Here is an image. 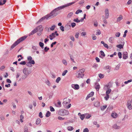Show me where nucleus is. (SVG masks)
I'll return each instance as SVG.
<instances>
[{"mask_svg": "<svg viewBox=\"0 0 132 132\" xmlns=\"http://www.w3.org/2000/svg\"><path fill=\"white\" fill-rule=\"evenodd\" d=\"M105 18L106 19H108L109 16V10L108 9H105Z\"/></svg>", "mask_w": 132, "mask_h": 132, "instance_id": "obj_9", "label": "nucleus"}, {"mask_svg": "<svg viewBox=\"0 0 132 132\" xmlns=\"http://www.w3.org/2000/svg\"><path fill=\"white\" fill-rule=\"evenodd\" d=\"M68 72V71L67 70H64L63 72L62 75V76H65L66 74Z\"/></svg>", "mask_w": 132, "mask_h": 132, "instance_id": "obj_39", "label": "nucleus"}, {"mask_svg": "<svg viewBox=\"0 0 132 132\" xmlns=\"http://www.w3.org/2000/svg\"><path fill=\"white\" fill-rule=\"evenodd\" d=\"M111 87V86L110 85L109 83L104 86V90H106L107 89H109Z\"/></svg>", "mask_w": 132, "mask_h": 132, "instance_id": "obj_17", "label": "nucleus"}, {"mask_svg": "<svg viewBox=\"0 0 132 132\" xmlns=\"http://www.w3.org/2000/svg\"><path fill=\"white\" fill-rule=\"evenodd\" d=\"M58 119H59V120H63L64 119V118H62V117H60V116H59L58 117Z\"/></svg>", "mask_w": 132, "mask_h": 132, "instance_id": "obj_54", "label": "nucleus"}, {"mask_svg": "<svg viewBox=\"0 0 132 132\" xmlns=\"http://www.w3.org/2000/svg\"><path fill=\"white\" fill-rule=\"evenodd\" d=\"M70 39L72 40L73 41H74L75 38L73 36H71L70 37Z\"/></svg>", "mask_w": 132, "mask_h": 132, "instance_id": "obj_64", "label": "nucleus"}, {"mask_svg": "<svg viewBox=\"0 0 132 132\" xmlns=\"http://www.w3.org/2000/svg\"><path fill=\"white\" fill-rule=\"evenodd\" d=\"M73 13L72 12H70L69 13L67 16V17L68 18H70L72 16V15H73Z\"/></svg>", "mask_w": 132, "mask_h": 132, "instance_id": "obj_26", "label": "nucleus"}, {"mask_svg": "<svg viewBox=\"0 0 132 132\" xmlns=\"http://www.w3.org/2000/svg\"><path fill=\"white\" fill-rule=\"evenodd\" d=\"M94 94V92H91L89 94H88L86 98V100H87L89 97L92 96Z\"/></svg>", "mask_w": 132, "mask_h": 132, "instance_id": "obj_13", "label": "nucleus"}, {"mask_svg": "<svg viewBox=\"0 0 132 132\" xmlns=\"http://www.w3.org/2000/svg\"><path fill=\"white\" fill-rule=\"evenodd\" d=\"M39 116L40 118H42L43 117V116L42 115V113L41 112H40L39 113Z\"/></svg>", "mask_w": 132, "mask_h": 132, "instance_id": "obj_56", "label": "nucleus"}, {"mask_svg": "<svg viewBox=\"0 0 132 132\" xmlns=\"http://www.w3.org/2000/svg\"><path fill=\"white\" fill-rule=\"evenodd\" d=\"M109 98V95H106V96L104 97L105 99L106 100H108Z\"/></svg>", "mask_w": 132, "mask_h": 132, "instance_id": "obj_53", "label": "nucleus"}, {"mask_svg": "<svg viewBox=\"0 0 132 132\" xmlns=\"http://www.w3.org/2000/svg\"><path fill=\"white\" fill-rule=\"evenodd\" d=\"M128 57V55L127 52H125L123 54V59H125Z\"/></svg>", "mask_w": 132, "mask_h": 132, "instance_id": "obj_18", "label": "nucleus"}, {"mask_svg": "<svg viewBox=\"0 0 132 132\" xmlns=\"http://www.w3.org/2000/svg\"><path fill=\"white\" fill-rule=\"evenodd\" d=\"M27 36H24L21 37L16 41L11 46V49H12L20 42L24 40Z\"/></svg>", "mask_w": 132, "mask_h": 132, "instance_id": "obj_3", "label": "nucleus"}, {"mask_svg": "<svg viewBox=\"0 0 132 132\" xmlns=\"http://www.w3.org/2000/svg\"><path fill=\"white\" fill-rule=\"evenodd\" d=\"M100 102L98 101L95 102L94 104V105L95 107H97L100 106Z\"/></svg>", "mask_w": 132, "mask_h": 132, "instance_id": "obj_22", "label": "nucleus"}, {"mask_svg": "<svg viewBox=\"0 0 132 132\" xmlns=\"http://www.w3.org/2000/svg\"><path fill=\"white\" fill-rule=\"evenodd\" d=\"M86 35V33L85 32H83L81 33V36H85Z\"/></svg>", "mask_w": 132, "mask_h": 132, "instance_id": "obj_59", "label": "nucleus"}, {"mask_svg": "<svg viewBox=\"0 0 132 132\" xmlns=\"http://www.w3.org/2000/svg\"><path fill=\"white\" fill-rule=\"evenodd\" d=\"M132 81V79H130V80H128L127 81H125L124 82V83L125 84H128V83L129 82H131Z\"/></svg>", "mask_w": 132, "mask_h": 132, "instance_id": "obj_41", "label": "nucleus"}, {"mask_svg": "<svg viewBox=\"0 0 132 132\" xmlns=\"http://www.w3.org/2000/svg\"><path fill=\"white\" fill-rule=\"evenodd\" d=\"M85 71L84 69H80L76 73V77L78 78H82L84 76V73Z\"/></svg>", "mask_w": 132, "mask_h": 132, "instance_id": "obj_2", "label": "nucleus"}, {"mask_svg": "<svg viewBox=\"0 0 132 132\" xmlns=\"http://www.w3.org/2000/svg\"><path fill=\"white\" fill-rule=\"evenodd\" d=\"M111 116L113 118H116L117 117V115L115 112H113L112 113Z\"/></svg>", "mask_w": 132, "mask_h": 132, "instance_id": "obj_19", "label": "nucleus"}, {"mask_svg": "<svg viewBox=\"0 0 132 132\" xmlns=\"http://www.w3.org/2000/svg\"><path fill=\"white\" fill-rule=\"evenodd\" d=\"M48 14L47 15L43 17L42 18H41L38 21V22H41L44 20L45 19V18L46 19H47L48 18H51V16H49V15H48Z\"/></svg>", "mask_w": 132, "mask_h": 132, "instance_id": "obj_10", "label": "nucleus"}, {"mask_svg": "<svg viewBox=\"0 0 132 132\" xmlns=\"http://www.w3.org/2000/svg\"><path fill=\"white\" fill-rule=\"evenodd\" d=\"M60 29L62 31H64V27L63 26H61L60 27Z\"/></svg>", "mask_w": 132, "mask_h": 132, "instance_id": "obj_52", "label": "nucleus"}, {"mask_svg": "<svg viewBox=\"0 0 132 132\" xmlns=\"http://www.w3.org/2000/svg\"><path fill=\"white\" fill-rule=\"evenodd\" d=\"M115 37H112L109 38V42L112 43H113L114 42V40Z\"/></svg>", "mask_w": 132, "mask_h": 132, "instance_id": "obj_14", "label": "nucleus"}, {"mask_svg": "<svg viewBox=\"0 0 132 132\" xmlns=\"http://www.w3.org/2000/svg\"><path fill=\"white\" fill-rule=\"evenodd\" d=\"M123 19V17L121 15H120L119 16L117 19V22H119Z\"/></svg>", "mask_w": 132, "mask_h": 132, "instance_id": "obj_20", "label": "nucleus"}, {"mask_svg": "<svg viewBox=\"0 0 132 132\" xmlns=\"http://www.w3.org/2000/svg\"><path fill=\"white\" fill-rule=\"evenodd\" d=\"M83 132H89V130L87 128H85L83 130Z\"/></svg>", "mask_w": 132, "mask_h": 132, "instance_id": "obj_51", "label": "nucleus"}, {"mask_svg": "<svg viewBox=\"0 0 132 132\" xmlns=\"http://www.w3.org/2000/svg\"><path fill=\"white\" fill-rule=\"evenodd\" d=\"M46 84L49 86H50V82L49 81L47 80V81L46 82Z\"/></svg>", "mask_w": 132, "mask_h": 132, "instance_id": "obj_63", "label": "nucleus"}, {"mask_svg": "<svg viewBox=\"0 0 132 132\" xmlns=\"http://www.w3.org/2000/svg\"><path fill=\"white\" fill-rule=\"evenodd\" d=\"M95 59L97 62H99L100 61V59L97 57L95 58Z\"/></svg>", "mask_w": 132, "mask_h": 132, "instance_id": "obj_61", "label": "nucleus"}, {"mask_svg": "<svg viewBox=\"0 0 132 132\" xmlns=\"http://www.w3.org/2000/svg\"><path fill=\"white\" fill-rule=\"evenodd\" d=\"M26 65L29 67H31L32 66V65L30 63H29V62L27 63Z\"/></svg>", "mask_w": 132, "mask_h": 132, "instance_id": "obj_31", "label": "nucleus"}, {"mask_svg": "<svg viewBox=\"0 0 132 132\" xmlns=\"http://www.w3.org/2000/svg\"><path fill=\"white\" fill-rule=\"evenodd\" d=\"M111 67L109 65L106 66L104 67V68L105 69L107 70L108 69H110Z\"/></svg>", "mask_w": 132, "mask_h": 132, "instance_id": "obj_37", "label": "nucleus"}, {"mask_svg": "<svg viewBox=\"0 0 132 132\" xmlns=\"http://www.w3.org/2000/svg\"><path fill=\"white\" fill-rule=\"evenodd\" d=\"M132 103L130 101H128L127 103V107H131V104Z\"/></svg>", "mask_w": 132, "mask_h": 132, "instance_id": "obj_21", "label": "nucleus"}, {"mask_svg": "<svg viewBox=\"0 0 132 132\" xmlns=\"http://www.w3.org/2000/svg\"><path fill=\"white\" fill-rule=\"evenodd\" d=\"M70 58L71 60V61H72L73 62L75 63V61L73 58V57H72L71 56H70Z\"/></svg>", "mask_w": 132, "mask_h": 132, "instance_id": "obj_58", "label": "nucleus"}, {"mask_svg": "<svg viewBox=\"0 0 132 132\" xmlns=\"http://www.w3.org/2000/svg\"><path fill=\"white\" fill-rule=\"evenodd\" d=\"M120 34L119 32H117L115 34V36L116 37H119L120 36Z\"/></svg>", "mask_w": 132, "mask_h": 132, "instance_id": "obj_38", "label": "nucleus"}, {"mask_svg": "<svg viewBox=\"0 0 132 132\" xmlns=\"http://www.w3.org/2000/svg\"><path fill=\"white\" fill-rule=\"evenodd\" d=\"M98 76L100 78H102L104 77V75L101 73H100L98 74Z\"/></svg>", "mask_w": 132, "mask_h": 132, "instance_id": "obj_34", "label": "nucleus"}, {"mask_svg": "<svg viewBox=\"0 0 132 132\" xmlns=\"http://www.w3.org/2000/svg\"><path fill=\"white\" fill-rule=\"evenodd\" d=\"M69 113L68 111L63 109L60 110L58 112L59 114L61 116L67 115L69 114Z\"/></svg>", "mask_w": 132, "mask_h": 132, "instance_id": "obj_5", "label": "nucleus"}, {"mask_svg": "<svg viewBox=\"0 0 132 132\" xmlns=\"http://www.w3.org/2000/svg\"><path fill=\"white\" fill-rule=\"evenodd\" d=\"M103 22L105 24H107V22L106 20H105V19H103Z\"/></svg>", "mask_w": 132, "mask_h": 132, "instance_id": "obj_60", "label": "nucleus"}, {"mask_svg": "<svg viewBox=\"0 0 132 132\" xmlns=\"http://www.w3.org/2000/svg\"><path fill=\"white\" fill-rule=\"evenodd\" d=\"M55 27V25H53L50 28V30L52 31H53L54 30Z\"/></svg>", "mask_w": 132, "mask_h": 132, "instance_id": "obj_33", "label": "nucleus"}, {"mask_svg": "<svg viewBox=\"0 0 132 132\" xmlns=\"http://www.w3.org/2000/svg\"><path fill=\"white\" fill-rule=\"evenodd\" d=\"M123 45L124 44L122 45L121 44L118 45H117L116 47H117L121 49L123 48Z\"/></svg>", "mask_w": 132, "mask_h": 132, "instance_id": "obj_24", "label": "nucleus"}, {"mask_svg": "<svg viewBox=\"0 0 132 132\" xmlns=\"http://www.w3.org/2000/svg\"><path fill=\"white\" fill-rule=\"evenodd\" d=\"M27 60L29 61V63H30L31 64H35V62L34 60H32V58L31 56H29L27 57Z\"/></svg>", "mask_w": 132, "mask_h": 132, "instance_id": "obj_8", "label": "nucleus"}, {"mask_svg": "<svg viewBox=\"0 0 132 132\" xmlns=\"http://www.w3.org/2000/svg\"><path fill=\"white\" fill-rule=\"evenodd\" d=\"M55 37V35L54 33H52L51 35H49V38L51 40H52Z\"/></svg>", "mask_w": 132, "mask_h": 132, "instance_id": "obj_16", "label": "nucleus"}, {"mask_svg": "<svg viewBox=\"0 0 132 132\" xmlns=\"http://www.w3.org/2000/svg\"><path fill=\"white\" fill-rule=\"evenodd\" d=\"M56 42H54L52 43V44L51 45V47H53V45H54L56 43Z\"/></svg>", "mask_w": 132, "mask_h": 132, "instance_id": "obj_50", "label": "nucleus"}, {"mask_svg": "<svg viewBox=\"0 0 132 132\" xmlns=\"http://www.w3.org/2000/svg\"><path fill=\"white\" fill-rule=\"evenodd\" d=\"M33 104L34 106L36 107V103L35 101H33Z\"/></svg>", "mask_w": 132, "mask_h": 132, "instance_id": "obj_62", "label": "nucleus"}, {"mask_svg": "<svg viewBox=\"0 0 132 132\" xmlns=\"http://www.w3.org/2000/svg\"><path fill=\"white\" fill-rule=\"evenodd\" d=\"M32 48L34 50H37V47L36 46H33L32 47Z\"/></svg>", "mask_w": 132, "mask_h": 132, "instance_id": "obj_57", "label": "nucleus"}, {"mask_svg": "<svg viewBox=\"0 0 132 132\" xmlns=\"http://www.w3.org/2000/svg\"><path fill=\"white\" fill-rule=\"evenodd\" d=\"M62 63L65 65H66L67 64V63L66 60L64 59H62Z\"/></svg>", "mask_w": 132, "mask_h": 132, "instance_id": "obj_28", "label": "nucleus"}, {"mask_svg": "<svg viewBox=\"0 0 132 132\" xmlns=\"http://www.w3.org/2000/svg\"><path fill=\"white\" fill-rule=\"evenodd\" d=\"M91 117V115L90 114H87L86 115V119H89Z\"/></svg>", "mask_w": 132, "mask_h": 132, "instance_id": "obj_45", "label": "nucleus"}, {"mask_svg": "<svg viewBox=\"0 0 132 132\" xmlns=\"http://www.w3.org/2000/svg\"><path fill=\"white\" fill-rule=\"evenodd\" d=\"M100 53L102 56L103 57H104L105 56V55L104 53V52L102 51H100Z\"/></svg>", "mask_w": 132, "mask_h": 132, "instance_id": "obj_32", "label": "nucleus"}, {"mask_svg": "<svg viewBox=\"0 0 132 132\" xmlns=\"http://www.w3.org/2000/svg\"><path fill=\"white\" fill-rule=\"evenodd\" d=\"M72 87L75 90H77L79 89V87L78 85L77 84H72Z\"/></svg>", "mask_w": 132, "mask_h": 132, "instance_id": "obj_11", "label": "nucleus"}, {"mask_svg": "<svg viewBox=\"0 0 132 132\" xmlns=\"http://www.w3.org/2000/svg\"><path fill=\"white\" fill-rule=\"evenodd\" d=\"M95 88L98 91L100 88V85L98 84H97L95 86Z\"/></svg>", "mask_w": 132, "mask_h": 132, "instance_id": "obj_30", "label": "nucleus"}, {"mask_svg": "<svg viewBox=\"0 0 132 132\" xmlns=\"http://www.w3.org/2000/svg\"><path fill=\"white\" fill-rule=\"evenodd\" d=\"M98 64L96 63H95L94 64L93 67L95 69H96L98 67Z\"/></svg>", "mask_w": 132, "mask_h": 132, "instance_id": "obj_42", "label": "nucleus"}, {"mask_svg": "<svg viewBox=\"0 0 132 132\" xmlns=\"http://www.w3.org/2000/svg\"><path fill=\"white\" fill-rule=\"evenodd\" d=\"M55 106L56 107H60L61 106V102L59 101H58V102L57 104L54 103Z\"/></svg>", "mask_w": 132, "mask_h": 132, "instance_id": "obj_15", "label": "nucleus"}, {"mask_svg": "<svg viewBox=\"0 0 132 132\" xmlns=\"http://www.w3.org/2000/svg\"><path fill=\"white\" fill-rule=\"evenodd\" d=\"M75 3V2H72L67 4L59 6L55 8L52 11L50 14H48V15L50 16H51V18H53L57 14L56 12L60 10L63 9L66 7L69 6Z\"/></svg>", "mask_w": 132, "mask_h": 132, "instance_id": "obj_1", "label": "nucleus"}, {"mask_svg": "<svg viewBox=\"0 0 132 132\" xmlns=\"http://www.w3.org/2000/svg\"><path fill=\"white\" fill-rule=\"evenodd\" d=\"M71 100L69 99H67L65 98L63 99V105L65 106L67 104L69 103L70 102Z\"/></svg>", "mask_w": 132, "mask_h": 132, "instance_id": "obj_7", "label": "nucleus"}, {"mask_svg": "<svg viewBox=\"0 0 132 132\" xmlns=\"http://www.w3.org/2000/svg\"><path fill=\"white\" fill-rule=\"evenodd\" d=\"M19 63L21 65H25L26 64V62L25 61H22L21 62Z\"/></svg>", "mask_w": 132, "mask_h": 132, "instance_id": "obj_49", "label": "nucleus"}, {"mask_svg": "<svg viewBox=\"0 0 132 132\" xmlns=\"http://www.w3.org/2000/svg\"><path fill=\"white\" fill-rule=\"evenodd\" d=\"M76 23L74 22L72 23L71 24V25L73 28L75 27V26H76Z\"/></svg>", "mask_w": 132, "mask_h": 132, "instance_id": "obj_48", "label": "nucleus"}, {"mask_svg": "<svg viewBox=\"0 0 132 132\" xmlns=\"http://www.w3.org/2000/svg\"><path fill=\"white\" fill-rule=\"evenodd\" d=\"M61 80V78L60 77H58L56 80V82L57 83H58Z\"/></svg>", "mask_w": 132, "mask_h": 132, "instance_id": "obj_40", "label": "nucleus"}, {"mask_svg": "<svg viewBox=\"0 0 132 132\" xmlns=\"http://www.w3.org/2000/svg\"><path fill=\"white\" fill-rule=\"evenodd\" d=\"M49 49L48 48H47V47H45L44 50L45 52H47Z\"/></svg>", "mask_w": 132, "mask_h": 132, "instance_id": "obj_55", "label": "nucleus"}, {"mask_svg": "<svg viewBox=\"0 0 132 132\" xmlns=\"http://www.w3.org/2000/svg\"><path fill=\"white\" fill-rule=\"evenodd\" d=\"M112 128L116 129H120V126H118L117 124H115L112 126Z\"/></svg>", "mask_w": 132, "mask_h": 132, "instance_id": "obj_12", "label": "nucleus"}, {"mask_svg": "<svg viewBox=\"0 0 132 132\" xmlns=\"http://www.w3.org/2000/svg\"><path fill=\"white\" fill-rule=\"evenodd\" d=\"M111 91V89H108L106 92V95H109V94L110 93Z\"/></svg>", "mask_w": 132, "mask_h": 132, "instance_id": "obj_25", "label": "nucleus"}, {"mask_svg": "<svg viewBox=\"0 0 132 132\" xmlns=\"http://www.w3.org/2000/svg\"><path fill=\"white\" fill-rule=\"evenodd\" d=\"M51 115V112L49 111H47L46 112L45 116L46 117H49Z\"/></svg>", "mask_w": 132, "mask_h": 132, "instance_id": "obj_27", "label": "nucleus"}, {"mask_svg": "<svg viewBox=\"0 0 132 132\" xmlns=\"http://www.w3.org/2000/svg\"><path fill=\"white\" fill-rule=\"evenodd\" d=\"M43 28L42 27V25H40L37 27L33 30L31 32L30 34L32 35L35 33L37 31H39L40 33L43 30Z\"/></svg>", "mask_w": 132, "mask_h": 132, "instance_id": "obj_4", "label": "nucleus"}, {"mask_svg": "<svg viewBox=\"0 0 132 132\" xmlns=\"http://www.w3.org/2000/svg\"><path fill=\"white\" fill-rule=\"evenodd\" d=\"M85 117L84 114H82L81 115H80V117L82 120H83Z\"/></svg>", "mask_w": 132, "mask_h": 132, "instance_id": "obj_44", "label": "nucleus"}, {"mask_svg": "<svg viewBox=\"0 0 132 132\" xmlns=\"http://www.w3.org/2000/svg\"><path fill=\"white\" fill-rule=\"evenodd\" d=\"M40 119L39 118H38L37 119L36 123L37 125H38L40 123Z\"/></svg>", "mask_w": 132, "mask_h": 132, "instance_id": "obj_29", "label": "nucleus"}, {"mask_svg": "<svg viewBox=\"0 0 132 132\" xmlns=\"http://www.w3.org/2000/svg\"><path fill=\"white\" fill-rule=\"evenodd\" d=\"M23 72L24 74L26 76V77H23L22 78V79H25L30 73V72L28 71V69L26 68H24L23 70Z\"/></svg>", "mask_w": 132, "mask_h": 132, "instance_id": "obj_6", "label": "nucleus"}, {"mask_svg": "<svg viewBox=\"0 0 132 132\" xmlns=\"http://www.w3.org/2000/svg\"><path fill=\"white\" fill-rule=\"evenodd\" d=\"M82 11L81 10H78L75 13L76 14H78L82 12Z\"/></svg>", "mask_w": 132, "mask_h": 132, "instance_id": "obj_36", "label": "nucleus"}, {"mask_svg": "<svg viewBox=\"0 0 132 132\" xmlns=\"http://www.w3.org/2000/svg\"><path fill=\"white\" fill-rule=\"evenodd\" d=\"M73 21L77 23L80 22L79 20H78V18H77L76 19H73Z\"/></svg>", "mask_w": 132, "mask_h": 132, "instance_id": "obj_47", "label": "nucleus"}, {"mask_svg": "<svg viewBox=\"0 0 132 132\" xmlns=\"http://www.w3.org/2000/svg\"><path fill=\"white\" fill-rule=\"evenodd\" d=\"M127 32H128V31L127 30H126L124 32V34L123 36V37H126V34Z\"/></svg>", "mask_w": 132, "mask_h": 132, "instance_id": "obj_46", "label": "nucleus"}, {"mask_svg": "<svg viewBox=\"0 0 132 132\" xmlns=\"http://www.w3.org/2000/svg\"><path fill=\"white\" fill-rule=\"evenodd\" d=\"M118 56L119 57V58L120 59H121V58L122 57V54L121 52H119L118 53Z\"/></svg>", "mask_w": 132, "mask_h": 132, "instance_id": "obj_43", "label": "nucleus"}, {"mask_svg": "<svg viewBox=\"0 0 132 132\" xmlns=\"http://www.w3.org/2000/svg\"><path fill=\"white\" fill-rule=\"evenodd\" d=\"M39 44L40 46L42 48H43L44 44L43 43L41 42H40L39 43Z\"/></svg>", "mask_w": 132, "mask_h": 132, "instance_id": "obj_35", "label": "nucleus"}, {"mask_svg": "<svg viewBox=\"0 0 132 132\" xmlns=\"http://www.w3.org/2000/svg\"><path fill=\"white\" fill-rule=\"evenodd\" d=\"M73 128L71 126H69L67 127V129L69 131H72L73 130Z\"/></svg>", "mask_w": 132, "mask_h": 132, "instance_id": "obj_23", "label": "nucleus"}]
</instances>
